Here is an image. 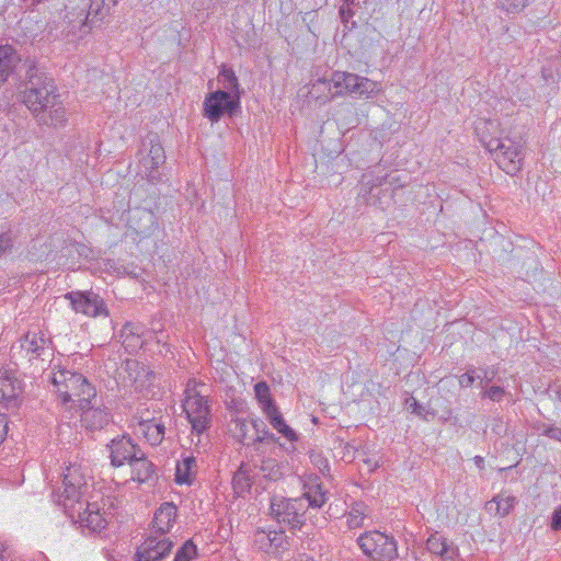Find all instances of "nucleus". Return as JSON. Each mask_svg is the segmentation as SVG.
<instances>
[{
	"label": "nucleus",
	"instance_id": "nucleus-38",
	"mask_svg": "<svg viewBox=\"0 0 561 561\" xmlns=\"http://www.w3.org/2000/svg\"><path fill=\"white\" fill-rule=\"evenodd\" d=\"M447 541L448 540L445 537L436 533L431 535L430 538L427 539L426 548L430 552L434 554H440L444 551Z\"/></svg>",
	"mask_w": 561,
	"mask_h": 561
},
{
	"label": "nucleus",
	"instance_id": "nucleus-21",
	"mask_svg": "<svg viewBox=\"0 0 561 561\" xmlns=\"http://www.w3.org/2000/svg\"><path fill=\"white\" fill-rule=\"evenodd\" d=\"M150 146L148 157L145 160V165H148L151 170L158 169L165 162L164 149L159 140L158 135H150L144 140L142 146L147 148Z\"/></svg>",
	"mask_w": 561,
	"mask_h": 561
},
{
	"label": "nucleus",
	"instance_id": "nucleus-23",
	"mask_svg": "<svg viewBox=\"0 0 561 561\" xmlns=\"http://www.w3.org/2000/svg\"><path fill=\"white\" fill-rule=\"evenodd\" d=\"M264 413L270 424L285 438H287L291 443L298 440L297 433L289 425L286 424L277 405H274L273 408L264 411Z\"/></svg>",
	"mask_w": 561,
	"mask_h": 561
},
{
	"label": "nucleus",
	"instance_id": "nucleus-35",
	"mask_svg": "<svg viewBox=\"0 0 561 561\" xmlns=\"http://www.w3.org/2000/svg\"><path fill=\"white\" fill-rule=\"evenodd\" d=\"M197 557V547L192 540H186L176 551L173 561H192Z\"/></svg>",
	"mask_w": 561,
	"mask_h": 561
},
{
	"label": "nucleus",
	"instance_id": "nucleus-29",
	"mask_svg": "<svg viewBox=\"0 0 561 561\" xmlns=\"http://www.w3.org/2000/svg\"><path fill=\"white\" fill-rule=\"evenodd\" d=\"M218 82L224 85L225 91L230 92L232 95H240V84L234 71L231 68L221 66L218 75Z\"/></svg>",
	"mask_w": 561,
	"mask_h": 561
},
{
	"label": "nucleus",
	"instance_id": "nucleus-9",
	"mask_svg": "<svg viewBox=\"0 0 561 561\" xmlns=\"http://www.w3.org/2000/svg\"><path fill=\"white\" fill-rule=\"evenodd\" d=\"M283 448L284 445L279 444V446L273 447L268 455L264 449L252 451L250 455H247V460L254 472L257 470L256 476L262 474L266 480L278 481L284 476L285 465L274 458L273 455H276V451Z\"/></svg>",
	"mask_w": 561,
	"mask_h": 561
},
{
	"label": "nucleus",
	"instance_id": "nucleus-4",
	"mask_svg": "<svg viewBox=\"0 0 561 561\" xmlns=\"http://www.w3.org/2000/svg\"><path fill=\"white\" fill-rule=\"evenodd\" d=\"M271 516L293 533L302 531L306 526L307 504L305 499L273 495L270 500Z\"/></svg>",
	"mask_w": 561,
	"mask_h": 561
},
{
	"label": "nucleus",
	"instance_id": "nucleus-45",
	"mask_svg": "<svg viewBox=\"0 0 561 561\" xmlns=\"http://www.w3.org/2000/svg\"><path fill=\"white\" fill-rule=\"evenodd\" d=\"M310 459L311 462L321 471L324 472L325 470L329 471V461L327 458L323 457L321 453L312 451L310 453Z\"/></svg>",
	"mask_w": 561,
	"mask_h": 561
},
{
	"label": "nucleus",
	"instance_id": "nucleus-28",
	"mask_svg": "<svg viewBox=\"0 0 561 561\" xmlns=\"http://www.w3.org/2000/svg\"><path fill=\"white\" fill-rule=\"evenodd\" d=\"M127 370L129 371V376L134 379L136 383L139 386H145L147 382L150 385L151 378H153V371L150 370L145 364L139 363L137 360H128Z\"/></svg>",
	"mask_w": 561,
	"mask_h": 561
},
{
	"label": "nucleus",
	"instance_id": "nucleus-17",
	"mask_svg": "<svg viewBox=\"0 0 561 561\" xmlns=\"http://www.w3.org/2000/svg\"><path fill=\"white\" fill-rule=\"evenodd\" d=\"M22 392L21 381L9 373L0 374V404L7 408L16 407V400Z\"/></svg>",
	"mask_w": 561,
	"mask_h": 561
},
{
	"label": "nucleus",
	"instance_id": "nucleus-14",
	"mask_svg": "<svg viewBox=\"0 0 561 561\" xmlns=\"http://www.w3.org/2000/svg\"><path fill=\"white\" fill-rule=\"evenodd\" d=\"M21 348L32 358L45 360V356L51 355L53 342L43 331L27 332L20 341Z\"/></svg>",
	"mask_w": 561,
	"mask_h": 561
},
{
	"label": "nucleus",
	"instance_id": "nucleus-46",
	"mask_svg": "<svg viewBox=\"0 0 561 561\" xmlns=\"http://www.w3.org/2000/svg\"><path fill=\"white\" fill-rule=\"evenodd\" d=\"M459 554V549L453 542H448L445 545L444 551L439 554L443 558V561H455Z\"/></svg>",
	"mask_w": 561,
	"mask_h": 561
},
{
	"label": "nucleus",
	"instance_id": "nucleus-11",
	"mask_svg": "<svg viewBox=\"0 0 561 561\" xmlns=\"http://www.w3.org/2000/svg\"><path fill=\"white\" fill-rule=\"evenodd\" d=\"M111 465L115 468L129 465L142 453L141 448L127 435H118L106 445Z\"/></svg>",
	"mask_w": 561,
	"mask_h": 561
},
{
	"label": "nucleus",
	"instance_id": "nucleus-10",
	"mask_svg": "<svg viewBox=\"0 0 561 561\" xmlns=\"http://www.w3.org/2000/svg\"><path fill=\"white\" fill-rule=\"evenodd\" d=\"M183 409L192 424L193 432L201 435L209 428L211 419L206 396L193 394L191 398H185Z\"/></svg>",
	"mask_w": 561,
	"mask_h": 561
},
{
	"label": "nucleus",
	"instance_id": "nucleus-12",
	"mask_svg": "<svg viewBox=\"0 0 561 561\" xmlns=\"http://www.w3.org/2000/svg\"><path fill=\"white\" fill-rule=\"evenodd\" d=\"M174 543L168 536H159L150 533L144 542L137 548L135 561H161L169 556Z\"/></svg>",
	"mask_w": 561,
	"mask_h": 561
},
{
	"label": "nucleus",
	"instance_id": "nucleus-27",
	"mask_svg": "<svg viewBox=\"0 0 561 561\" xmlns=\"http://www.w3.org/2000/svg\"><path fill=\"white\" fill-rule=\"evenodd\" d=\"M305 499L308 508H321L328 501V491L322 484L310 485L308 490L299 496Z\"/></svg>",
	"mask_w": 561,
	"mask_h": 561
},
{
	"label": "nucleus",
	"instance_id": "nucleus-24",
	"mask_svg": "<svg viewBox=\"0 0 561 561\" xmlns=\"http://www.w3.org/2000/svg\"><path fill=\"white\" fill-rule=\"evenodd\" d=\"M256 477L249 463V461H242L237 472L233 474L232 484L236 492H244L250 490L253 479Z\"/></svg>",
	"mask_w": 561,
	"mask_h": 561
},
{
	"label": "nucleus",
	"instance_id": "nucleus-6",
	"mask_svg": "<svg viewBox=\"0 0 561 561\" xmlns=\"http://www.w3.org/2000/svg\"><path fill=\"white\" fill-rule=\"evenodd\" d=\"M356 541L363 553L374 561H394L399 557L396 539L378 530L366 531Z\"/></svg>",
	"mask_w": 561,
	"mask_h": 561
},
{
	"label": "nucleus",
	"instance_id": "nucleus-33",
	"mask_svg": "<svg viewBox=\"0 0 561 561\" xmlns=\"http://www.w3.org/2000/svg\"><path fill=\"white\" fill-rule=\"evenodd\" d=\"M533 428L551 440L561 443V427L553 423L536 422Z\"/></svg>",
	"mask_w": 561,
	"mask_h": 561
},
{
	"label": "nucleus",
	"instance_id": "nucleus-56",
	"mask_svg": "<svg viewBox=\"0 0 561 561\" xmlns=\"http://www.w3.org/2000/svg\"><path fill=\"white\" fill-rule=\"evenodd\" d=\"M355 4V0H343V5L353 7Z\"/></svg>",
	"mask_w": 561,
	"mask_h": 561
},
{
	"label": "nucleus",
	"instance_id": "nucleus-30",
	"mask_svg": "<svg viewBox=\"0 0 561 561\" xmlns=\"http://www.w3.org/2000/svg\"><path fill=\"white\" fill-rule=\"evenodd\" d=\"M145 437L152 445L161 444L165 434V426L161 422H148L145 424Z\"/></svg>",
	"mask_w": 561,
	"mask_h": 561
},
{
	"label": "nucleus",
	"instance_id": "nucleus-48",
	"mask_svg": "<svg viewBox=\"0 0 561 561\" xmlns=\"http://www.w3.org/2000/svg\"><path fill=\"white\" fill-rule=\"evenodd\" d=\"M550 527L556 531L561 530V505L552 512Z\"/></svg>",
	"mask_w": 561,
	"mask_h": 561
},
{
	"label": "nucleus",
	"instance_id": "nucleus-55",
	"mask_svg": "<svg viewBox=\"0 0 561 561\" xmlns=\"http://www.w3.org/2000/svg\"><path fill=\"white\" fill-rule=\"evenodd\" d=\"M474 463L482 469L484 465V459L481 456H476Z\"/></svg>",
	"mask_w": 561,
	"mask_h": 561
},
{
	"label": "nucleus",
	"instance_id": "nucleus-60",
	"mask_svg": "<svg viewBox=\"0 0 561 561\" xmlns=\"http://www.w3.org/2000/svg\"><path fill=\"white\" fill-rule=\"evenodd\" d=\"M4 82H5L4 80H0V85H1L2 83H4Z\"/></svg>",
	"mask_w": 561,
	"mask_h": 561
},
{
	"label": "nucleus",
	"instance_id": "nucleus-13",
	"mask_svg": "<svg viewBox=\"0 0 561 561\" xmlns=\"http://www.w3.org/2000/svg\"><path fill=\"white\" fill-rule=\"evenodd\" d=\"M66 298L77 312L89 317L108 316L103 298L93 291H71Z\"/></svg>",
	"mask_w": 561,
	"mask_h": 561
},
{
	"label": "nucleus",
	"instance_id": "nucleus-20",
	"mask_svg": "<svg viewBox=\"0 0 561 561\" xmlns=\"http://www.w3.org/2000/svg\"><path fill=\"white\" fill-rule=\"evenodd\" d=\"M129 466L131 468V480L138 483L149 482L156 476V466L146 457L144 451Z\"/></svg>",
	"mask_w": 561,
	"mask_h": 561
},
{
	"label": "nucleus",
	"instance_id": "nucleus-34",
	"mask_svg": "<svg viewBox=\"0 0 561 561\" xmlns=\"http://www.w3.org/2000/svg\"><path fill=\"white\" fill-rule=\"evenodd\" d=\"M365 508L366 506L364 503H355L352 506V510L347 516V525L350 528H358L363 525Z\"/></svg>",
	"mask_w": 561,
	"mask_h": 561
},
{
	"label": "nucleus",
	"instance_id": "nucleus-41",
	"mask_svg": "<svg viewBox=\"0 0 561 561\" xmlns=\"http://www.w3.org/2000/svg\"><path fill=\"white\" fill-rule=\"evenodd\" d=\"M287 545V537L284 530L271 531V553L285 549Z\"/></svg>",
	"mask_w": 561,
	"mask_h": 561
},
{
	"label": "nucleus",
	"instance_id": "nucleus-16",
	"mask_svg": "<svg viewBox=\"0 0 561 561\" xmlns=\"http://www.w3.org/2000/svg\"><path fill=\"white\" fill-rule=\"evenodd\" d=\"M176 516L178 507L173 503H162L154 513L151 533L159 536H167L172 528Z\"/></svg>",
	"mask_w": 561,
	"mask_h": 561
},
{
	"label": "nucleus",
	"instance_id": "nucleus-25",
	"mask_svg": "<svg viewBox=\"0 0 561 561\" xmlns=\"http://www.w3.org/2000/svg\"><path fill=\"white\" fill-rule=\"evenodd\" d=\"M196 468V459L193 455L183 457L181 461H178L175 469V482L178 484H191L194 479Z\"/></svg>",
	"mask_w": 561,
	"mask_h": 561
},
{
	"label": "nucleus",
	"instance_id": "nucleus-52",
	"mask_svg": "<svg viewBox=\"0 0 561 561\" xmlns=\"http://www.w3.org/2000/svg\"><path fill=\"white\" fill-rule=\"evenodd\" d=\"M185 393L186 398H191L193 394H202L201 391L197 390V382L195 380H188Z\"/></svg>",
	"mask_w": 561,
	"mask_h": 561
},
{
	"label": "nucleus",
	"instance_id": "nucleus-2",
	"mask_svg": "<svg viewBox=\"0 0 561 561\" xmlns=\"http://www.w3.org/2000/svg\"><path fill=\"white\" fill-rule=\"evenodd\" d=\"M82 480L83 478L75 469L67 468L62 480V491L53 493L54 501L61 505L65 513L75 522L80 523L82 527L93 533H101L105 529L107 522L100 513L98 503L81 501L82 489L87 488V483Z\"/></svg>",
	"mask_w": 561,
	"mask_h": 561
},
{
	"label": "nucleus",
	"instance_id": "nucleus-37",
	"mask_svg": "<svg viewBox=\"0 0 561 561\" xmlns=\"http://www.w3.org/2000/svg\"><path fill=\"white\" fill-rule=\"evenodd\" d=\"M499 124L496 121H481L476 126V133L482 142V136L485 138H497L496 136H492L491 131H496Z\"/></svg>",
	"mask_w": 561,
	"mask_h": 561
},
{
	"label": "nucleus",
	"instance_id": "nucleus-42",
	"mask_svg": "<svg viewBox=\"0 0 561 561\" xmlns=\"http://www.w3.org/2000/svg\"><path fill=\"white\" fill-rule=\"evenodd\" d=\"M477 370L473 367L467 369V371L459 376L458 381L461 388H469L473 385L477 379H480V375L476 374Z\"/></svg>",
	"mask_w": 561,
	"mask_h": 561
},
{
	"label": "nucleus",
	"instance_id": "nucleus-57",
	"mask_svg": "<svg viewBox=\"0 0 561 561\" xmlns=\"http://www.w3.org/2000/svg\"><path fill=\"white\" fill-rule=\"evenodd\" d=\"M105 1H106V3H110L111 8H113V7H115L117 4L118 0H105Z\"/></svg>",
	"mask_w": 561,
	"mask_h": 561
},
{
	"label": "nucleus",
	"instance_id": "nucleus-26",
	"mask_svg": "<svg viewBox=\"0 0 561 561\" xmlns=\"http://www.w3.org/2000/svg\"><path fill=\"white\" fill-rule=\"evenodd\" d=\"M111 9L110 3H106L105 0H91L85 24L93 27L98 23H101L110 14Z\"/></svg>",
	"mask_w": 561,
	"mask_h": 561
},
{
	"label": "nucleus",
	"instance_id": "nucleus-18",
	"mask_svg": "<svg viewBox=\"0 0 561 561\" xmlns=\"http://www.w3.org/2000/svg\"><path fill=\"white\" fill-rule=\"evenodd\" d=\"M345 78V94H352L358 98H368L376 89V83L368 78L346 71Z\"/></svg>",
	"mask_w": 561,
	"mask_h": 561
},
{
	"label": "nucleus",
	"instance_id": "nucleus-7",
	"mask_svg": "<svg viewBox=\"0 0 561 561\" xmlns=\"http://www.w3.org/2000/svg\"><path fill=\"white\" fill-rule=\"evenodd\" d=\"M241 108L240 95L218 89L209 92L203 102V115L217 123L224 115L234 116Z\"/></svg>",
	"mask_w": 561,
	"mask_h": 561
},
{
	"label": "nucleus",
	"instance_id": "nucleus-36",
	"mask_svg": "<svg viewBox=\"0 0 561 561\" xmlns=\"http://www.w3.org/2000/svg\"><path fill=\"white\" fill-rule=\"evenodd\" d=\"M528 0H496V5L506 13H519L526 5Z\"/></svg>",
	"mask_w": 561,
	"mask_h": 561
},
{
	"label": "nucleus",
	"instance_id": "nucleus-5",
	"mask_svg": "<svg viewBox=\"0 0 561 561\" xmlns=\"http://www.w3.org/2000/svg\"><path fill=\"white\" fill-rule=\"evenodd\" d=\"M482 145L492 154L494 161L506 174L514 175L522 169V145L508 137L485 138Z\"/></svg>",
	"mask_w": 561,
	"mask_h": 561
},
{
	"label": "nucleus",
	"instance_id": "nucleus-1",
	"mask_svg": "<svg viewBox=\"0 0 561 561\" xmlns=\"http://www.w3.org/2000/svg\"><path fill=\"white\" fill-rule=\"evenodd\" d=\"M22 101L39 125L60 126L66 122V110L53 78L42 71L35 62L26 70Z\"/></svg>",
	"mask_w": 561,
	"mask_h": 561
},
{
	"label": "nucleus",
	"instance_id": "nucleus-31",
	"mask_svg": "<svg viewBox=\"0 0 561 561\" xmlns=\"http://www.w3.org/2000/svg\"><path fill=\"white\" fill-rule=\"evenodd\" d=\"M254 393L263 412L276 405L271 396L270 386L265 381H260L254 386Z\"/></svg>",
	"mask_w": 561,
	"mask_h": 561
},
{
	"label": "nucleus",
	"instance_id": "nucleus-32",
	"mask_svg": "<svg viewBox=\"0 0 561 561\" xmlns=\"http://www.w3.org/2000/svg\"><path fill=\"white\" fill-rule=\"evenodd\" d=\"M319 81L328 83L329 90H331V85L335 89L332 93V99L345 95V71H333L330 79H322Z\"/></svg>",
	"mask_w": 561,
	"mask_h": 561
},
{
	"label": "nucleus",
	"instance_id": "nucleus-54",
	"mask_svg": "<svg viewBox=\"0 0 561 561\" xmlns=\"http://www.w3.org/2000/svg\"><path fill=\"white\" fill-rule=\"evenodd\" d=\"M513 502H514V499L508 497V499L506 500V505H503V506H502V504H501V503H497V510H499V511H502V515H503V516L508 514V512H510L511 507L513 506Z\"/></svg>",
	"mask_w": 561,
	"mask_h": 561
},
{
	"label": "nucleus",
	"instance_id": "nucleus-8",
	"mask_svg": "<svg viewBox=\"0 0 561 561\" xmlns=\"http://www.w3.org/2000/svg\"><path fill=\"white\" fill-rule=\"evenodd\" d=\"M368 184H370L368 191H365L363 194L366 204L382 209L389 205L393 192L397 188L403 187V184L400 183V179L397 175V172H390L383 176H378L371 183L369 181L364 183V185Z\"/></svg>",
	"mask_w": 561,
	"mask_h": 561
},
{
	"label": "nucleus",
	"instance_id": "nucleus-15",
	"mask_svg": "<svg viewBox=\"0 0 561 561\" xmlns=\"http://www.w3.org/2000/svg\"><path fill=\"white\" fill-rule=\"evenodd\" d=\"M96 399L91 400V403L83 405H79L81 409V423L82 426L87 430L94 432L102 430L105 425L110 423V413L106 409H102L96 407Z\"/></svg>",
	"mask_w": 561,
	"mask_h": 561
},
{
	"label": "nucleus",
	"instance_id": "nucleus-40",
	"mask_svg": "<svg viewBox=\"0 0 561 561\" xmlns=\"http://www.w3.org/2000/svg\"><path fill=\"white\" fill-rule=\"evenodd\" d=\"M254 543L257 549L271 553V531L257 530L254 534Z\"/></svg>",
	"mask_w": 561,
	"mask_h": 561
},
{
	"label": "nucleus",
	"instance_id": "nucleus-53",
	"mask_svg": "<svg viewBox=\"0 0 561 561\" xmlns=\"http://www.w3.org/2000/svg\"><path fill=\"white\" fill-rule=\"evenodd\" d=\"M340 16L342 19L343 22H347L350 18L353 16L354 12L352 10V7H346V5H342L340 8Z\"/></svg>",
	"mask_w": 561,
	"mask_h": 561
},
{
	"label": "nucleus",
	"instance_id": "nucleus-43",
	"mask_svg": "<svg viewBox=\"0 0 561 561\" xmlns=\"http://www.w3.org/2000/svg\"><path fill=\"white\" fill-rule=\"evenodd\" d=\"M13 248V237L10 231L0 233V257Z\"/></svg>",
	"mask_w": 561,
	"mask_h": 561
},
{
	"label": "nucleus",
	"instance_id": "nucleus-59",
	"mask_svg": "<svg viewBox=\"0 0 561 561\" xmlns=\"http://www.w3.org/2000/svg\"><path fill=\"white\" fill-rule=\"evenodd\" d=\"M43 0H32V5H36L38 3H41Z\"/></svg>",
	"mask_w": 561,
	"mask_h": 561
},
{
	"label": "nucleus",
	"instance_id": "nucleus-44",
	"mask_svg": "<svg viewBox=\"0 0 561 561\" xmlns=\"http://www.w3.org/2000/svg\"><path fill=\"white\" fill-rule=\"evenodd\" d=\"M504 394L505 390L503 387L500 386H491L483 392V397H486L494 402H500L503 399Z\"/></svg>",
	"mask_w": 561,
	"mask_h": 561
},
{
	"label": "nucleus",
	"instance_id": "nucleus-50",
	"mask_svg": "<svg viewBox=\"0 0 561 561\" xmlns=\"http://www.w3.org/2000/svg\"><path fill=\"white\" fill-rule=\"evenodd\" d=\"M479 370L483 374V377L480 376V379L485 383H490L495 378L496 371L494 369L479 368Z\"/></svg>",
	"mask_w": 561,
	"mask_h": 561
},
{
	"label": "nucleus",
	"instance_id": "nucleus-58",
	"mask_svg": "<svg viewBox=\"0 0 561 561\" xmlns=\"http://www.w3.org/2000/svg\"><path fill=\"white\" fill-rule=\"evenodd\" d=\"M556 397H557V399H558L559 401H561V389H558V390L556 391Z\"/></svg>",
	"mask_w": 561,
	"mask_h": 561
},
{
	"label": "nucleus",
	"instance_id": "nucleus-3",
	"mask_svg": "<svg viewBox=\"0 0 561 561\" xmlns=\"http://www.w3.org/2000/svg\"><path fill=\"white\" fill-rule=\"evenodd\" d=\"M50 381L64 403L72 401L78 402L79 405L81 403L87 405L91 403V400L96 399L95 388L82 374L59 369L51 374Z\"/></svg>",
	"mask_w": 561,
	"mask_h": 561
},
{
	"label": "nucleus",
	"instance_id": "nucleus-61",
	"mask_svg": "<svg viewBox=\"0 0 561 561\" xmlns=\"http://www.w3.org/2000/svg\"><path fill=\"white\" fill-rule=\"evenodd\" d=\"M560 53H561V50H560Z\"/></svg>",
	"mask_w": 561,
	"mask_h": 561
},
{
	"label": "nucleus",
	"instance_id": "nucleus-19",
	"mask_svg": "<svg viewBox=\"0 0 561 561\" xmlns=\"http://www.w3.org/2000/svg\"><path fill=\"white\" fill-rule=\"evenodd\" d=\"M251 426L255 431L256 437L251 444H247V447L252 448V451L263 450L264 444H277L279 446V438L268 431L264 421L261 419H252Z\"/></svg>",
	"mask_w": 561,
	"mask_h": 561
},
{
	"label": "nucleus",
	"instance_id": "nucleus-51",
	"mask_svg": "<svg viewBox=\"0 0 561 561\" xmlns=\"http://www.w3.org/2000/svg\"><path fill=\"white\" fill-rule=\"evenodd\" d=\"M407 403L409 404V408L412 409V413L416 415H422L424 408L416 401V399L411 398L410 400L407 401Z\"/></svg>",
	"mask_w": 561,
	"mask_h": 561
},
{
	"label": "nucleus",
	"instance_id": "nucleus-49",
	"mask_svg": "<svg viewBox=\"0 0 561 561\" xmlns=\"http://www.w3.org/2000/svg\"><path fill=\"white\" fill-rule=\"evenodd\" d=\"M8 423L7 414H0V446L8 435Z\"/></svg>",
	"mask_w": 561,
	"mask_h": 561
},
{
	"label": "nucleus",
	"instance_id": "nucleus-22",
	"mask_svg": "<svg viewBox=\"0 0 561 561\" xmlns=\"http://www.w3.org/2000/svg\"><path fill=\"white\" fill-rule=\"evenodd\" d=\"M21 58L13 46L0 45V80L7 81Z\"/></svg>",
	"mask_w": 561,
	"mask_h": 561
},
{
	"label": "nucleus",
	"instance_id": "nucleus-39",
	"mask_svg": "<svg viewBox=\"0 0 561 561\" xmlns=\"http://www.w3.org/2000/svg\"><path fill=\"white\" fill-rule=\"evenodd\" d=\"M233 425H234L233 436L236 437V439L239 443H241L244 446H247L248 443H245V439H247L248 433H249V424H248L247 420H244V419H236L233 421Z\"/></svg>",
	"mask_w": 561,
	"mask_h": 561
},
{
	"label": "nucleus",
	"instance_id": "nucleus-47",
	"mask_svg": "<svg viewBox=\"0 0 561 561\" xmlns=\"http://www.w3.org/2000/svg\"><path fill=\"white\" fill-rule=\"evenodd\" d=\"M122 335L126 336L124 343H126L129 337H133V339L139 337V333L137 332L135 324H133L131 322H126L124 324L123 330H122Z\"/></svg>",
	"mask_w": 561,
	"mask_h": 561
}]
</instances>
